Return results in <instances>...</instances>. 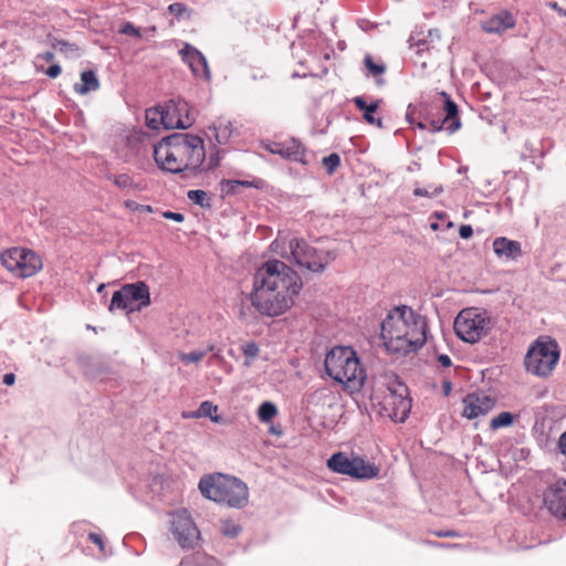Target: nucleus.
<instances>
[{"instance_id": "f704fd0d", "label": "nucleus", "mask_w": 566, "mask_h": 566, "mask_svg": "<svg viewBox=\"0 0 566 566\" xmlns=\"http://www.w3.org/2000/svg\"><path fill=\"white\" fill-rule=\"evenodd\" d=\"M111 179L119 189H132L135 187L134 180L126 174L113 176Z\"/></svg>"}, {"instance_id": "9b49d317", "label": "nucleus", "mask_w": 566, "mask_h": 566, "mask_svg": "<svg viewBox=\"0 0 566 566\" xmlns=\"http://www.w3.org/2000/svg\"><path fill=\"white\" fill-rule=\"evenodd\" d=\"M150 304V292L148 285L138 281L132 284H125L120 290L114 292L109 305V311L125 310L133 312Z\"/></svg>"}, {"instance_id": "c03bdc74", "label": "nucleus", "mask_w": 566, "mask_h": 566, "mask_svg": "<svg viewBox=\"0 0 566 566\" xmlns=\"http://www.w3.org/2000/svg\"><path fill=\"white\" fill-rule=\"evenodd\" d=\"M88 539H90L92 543L96 544V545L98 546V548H99V551H101V552H104V549H105V544H104V541H103V538H102V536H101V535H98V534H96V533H90V534H88Z\"/></svg>"}, {"instance_id": "37998d69", "label": "nucleus", "mask_w": 566, "mask_h": 566, "mask_svg": "<svg viewBox=\"0 0 566 566\" xmlns=\"http://www.w3.org/2000/svg\"><path fill=\"white\" fill-rule=\"evenodd\" d=\"M163 217L168 220H174L176 222H182L185 220V216L179 212L165 211L163 212Z\"/></svg>"}, {"instance_id": "4d7b16f0", "label": "nucleus", "mask_w": 566, "mask_h": 566, "mask_svg": "<svg viewBox=\"0 0 566 566\" xmlns=\"http://www.w3.org/2000/svg\"><path fill=\"white\" fill-rule=\"evenodd\" d=\"M139 211L153 212V207L149 205H139Z\"/></svg>"}, {"instance_id": "a19ab883", "label": "nucleus", "mask_w": 566, "mask_h": 566, "mask_svg": "<svg viewBox=\"0 0 566 566\" xmlns=\"http://www.w3.org/2000/svg\"><path fill=\"white\" fill-rule=\"evenodd\" d=\"M168 10L174 17L180 18L187 11V7L181 2H175L168 7Z\"/></svg>"}, {"instance_id": "72a5a7b5", "label": "nucleus", "mask_w": 566, "mask_h": 566, "mask_svg": "<svg viewBox=\"0 0 566 566\" xmlns=\"http://www.w3.org/2000/svg\"><path fill=\"white\" fill-rule=\"evenodd\" d=\"M378 101L369 104L367 112L364 113V119L370 125L381 127V119L375 116V113L378 108Z\"/></svg>"}, {"instance_id": "4468645a", "label": "nucleus", "mask_w": 566, "mask_h": 566, "mask_svg": "<svg viewBox=\"0 0 566 566\" xmlns=\"http://www.w3.org/2000/svg\"><path fill=\"white\" fill-rule=\"evenodd\" d=\"M544 504L558 518H566V481H556L544 492Z\"/></svg>"}, {"instance_id": "ea45409f", "label": "nucleus", "mask_w": 566, "mask_h": 566, "mask_svg": "<svg viewBox=\"0 0 566 566\" xmlns=\"http://www.w3.org/2000/svg\"><path fill=\"white\" fill-rule=\"evenodd\" d=\"M442 191V187H434L431 191L423 188H415L413 195L417 197H433Z\"/></svg>"}, {"instance_id": "8fccbe9b", "label": "nucleus", "mask_w": 566, "mask_h": 566, "mask_svg": "<svg viewBox=\"0 0 566 566\" xmlns=\"http://www.w3.org/2000/svg\"><path fill=\"white\" fill-rule=\"evenodd\" d=\"M438 537H457L458 533L455 531H439L433 533Z\"/></svg>"}, {"instance_id": "e433bc0d", "label": "nucleus", "mask_w": 566, "mask_h": 566, "mask_svg": "<svg viewBox=\"0 0 566 566\" xmlns=\"http://www.w3.org/2000/svg\"><path fill=\"white\" fill-rule=\"evenodd\" d=\"M242 353L247 358L253 359L259 356L260 348L256 343L249 342L242 346Z\"/></svg>"}, {"instance_id": "4be33fe9", "label": "nucleus", "mask_w": 566, "mask_h": 566, "mask_svg": "<svg viewBox=\"0 0 566 566\" xmlns=\"http://www.w3.org/2000/svg\"><path fill=\"white\" fill-rule=\"evenodd\" d=\"M209 129L212 133L211 138H214L219 145L228 144L233 134L232 123L224 118H218Z\"/></svg>"}, {"instance_id": "f8f14e48", "label": "nucleus", "mask_w": 566, "mask_h": 566, "mask_svg": "<svg viewBox=\"0 0 566 566\" xmlns=\"http://www.w3.org/2000/svg\"><path fill=\"white\" fill-rule=\"evenodd\" d=\"M170 531L182 548H193L200 539V532L186 510L172 515Z\"/></svg>"}, {"instance_id": "aec40b11", "label": "nucleus", "mask_w": 566, "mask_h": 566, "mask_svg": "<svg viewBox=\"0 0 566 566\" xmlns=\"http://www.w3.org/2000/svg\"><path fill=\"white\" fill-rule=\"evenodd\" d=\"M515 25V19L509 11H501L482 22L481 28L485 33L502 34Z\"/></svg>"}, {"instance_id": "dca6fc26", "label": "nucleus", "mask_w": 566, "mask_h": 566, "mask_svg": "<svg viewBox=\"0 0 566 566\" xmlns=\"http://www.w3.org/2000/svg\"><path fill=\"white\" fill-rule=\"evenodd\" d=\"M495 406V400L485 395L469 394L463 399L462 416L474 419L489 413Z\"/></svg>"}, {"instance_id": "bf43d9fd", "label": "nucleus", "mask_w": 566, "mask_h": 566, "mask_svg": "<svg viewBox=\"0 0 566 566\" xmlns=\"http://www.w3.org/2000/svg\"><path fill=\"white\" fill-rule=\"evenodd\" d=\"M103 289H104V284H101V285L98 286L97 291H98V292H102V291H103Z\"/></svg>"}, {"instance_id": "393cba45", "label": "nucleus", "mask_w": 566, "mask_h": 566, "mask_svg": "<svg viewBox=\"0 0 566 566\" xmlns=\"http://www.w3.org/2000/svg\"><path fill=\"white\" fill-rule=\"evenodd\" d=\"M146 125L151 129H159L164 127L165 117L163 114V106L149 108L145 114Z\"/></svg>"}, {"instance_id": "bb28decb", "label": "nucleus", "mask_w": 566, "mask_h": 566, "mask_svg": "<svg viewBox=\"0 0 566 566\" xmlns=\"http://www.w3.org/2000/svg\"><path fill=\"white\" fill-rule=\"evenodd\" d=\"M214 345H209L206 350H193L190 353H179L178 358L185 364L198 363L207 355L209 352L214 350Z\"/></svg>"}, {"instance_id": "cd10ccee", "label": "nucleus", "mask_w": 566, "mask_h": 566, "mask_svg": "<svg viewBox=\"0 0 566 566\" xmlns=\"http://www.w3.org/2000/svg\"><path fill=\"white\" fill-rule=\"evenodd\" d=\"M52 48L64 54L66 57L78 55V48L73 43H69L64 40L54 39L51 43Z\"/></svg>"}, {"instance_id": "a18cd8bd", "label": "nucleus", "mask_w": 566, "mask_h": 566, "mask_svg": "<svg viewBox=\"0 0 566 566\" xmlns=\"http://www.w3.org/2000/svg\"><path fill=\"white\" fill-rule=\"evenodd\" d=\"M354 104L359 111H363L364 113L367 112L369 104L366 102V99L361 96H357L354 98Z\"/></svg>"}, {"instance_id": "9d476101", "label": "nucleus", "mask_w": 566, "mask_h": 566, "mask_svg": "<svg viewBox=\"0 0 566 566\" xmlns=\"http://www.w3.org/2000/svg\"><path fill=\"white\" fill-rule=\"evenodd\" d=\"M327 468L333 472L349 475L354 479H374L379 474V469L360 457H348L343 452L333 454L327 460Z\"/></svg>"}, {"instance_id": "5701e85b", "label": "nucleus", "mask_w": 566, "mask_h": 566, "mask_svg": "<svg viewBox=\"0 0 566 566\" xmlns=\"http://www.w3.org/2000/svg\"><path fill=\"white\" fill-rule=\"evenodd\" d=\"M82 83H76L74 90L81 95L87 94L90 91L97 90L99 86L98 80L93 71H84L81 74Z\"/></svg>"}, {"instance_id": "ddd939ff", "label": "nucleus", "mask_w": 566, "mask_h": 566, "mask_svg": "<svg viewBox=\"0 0 566 566\" xmlns=\"http://www.w3.org/2000/svg\"><path fill=\"white\" fill-rule=\"evenodd\" d=\"M398 390L388 388V392L384 396L382 406L387 411L388 417L395 421H405L410 411V400L406 397L407 389L399 384Z\"/></svg>"}, {"instance_id": "7c9ffc66", "label": "nucleus", "mask_w": 566, "mask_h": 566, "mask_svg": "<svg viewBox=\"0 0 566 566\" xmlns=\"http://www.w3.org/2000/svg\"><path fill=\"white\" fill-rule=\"evenodd\" d=\"M364 63L369 74L373 76H379L386 70L384 64L375 62L370 55L365 56Z\"/></svg>"}, {"instance_id": "e2e57ef3", "label": "nucleus", "mask_w": 566, "mask_h": 566, "mask_svg": "<svg viewBox=\"0 0 566 566\" xmlns=\"http://www.w3.org/2000/svg\"><path fill=\"white\" fill-rule=\"evenodd\" d=\"M151 33L156 32V27L150 28Z\"/></svg>"}, {"instance_id": "680f3d73", "label": "nucleus", "mask_w": 566, "mask_h": 566, "mask_svg": "<svg viewBox=\"0 0 566 566\" xmlns=\"http://www.w3.org/2000/svg\"><path fill=\"white\" fill-rule=\"evenodd\" d=\"M432 545H434V546H443V544H441V543H432Z\"/></svg>"}, {"instance_id": "09e8293b", "label": "nucleus", "mask_w": 566, "mask_h": 566, "mask_svg": "<svg viewBox=\"0 0 566 566\" xmlns=\"http://www.w3.org/2000/svg\"><path fill=\"white\" fill-rule=\"evenodd\" d=\"M547 6L551 9H553L554 11H556L560 17H563V18L566 17V10L564 8H562L557 2L551 1V2H548Z\"/></svg>"}, {"instance_id": "c756f323", "label": "nucleus", "mask_w": 566, "mask_h": 566, "mask_svg": "<svg viewBox=\"0 0 566 566\" xmlns=\"http://www.w3.org/2000/svg\"><path fill=\"white\" fill-rule=\"evenodd\" d=\"M514 417L509 411H503L499 413L496 417L492 418L490 421V428L492 430H497L502 427H509L513 423Z\"/></svg>"}, {"instance_id": "a878e982", "label": "nucleus", "mask_w": 566, "mask_h": 566, "mask_svg": "<svg viewBox=\"0 0 566 566\" xmlns=\"http://www.w3.org/2000/svg\"><path fill=\"white\" fill-rule=\"evenodd\" d=\"M255 185L252 181H241V180H222L221 181V191L223 195L230 196L238 193L241 187H254Z\"/></svg>"}, {"instance_id": "4c0bfd02", "label": "nucleus", "mask_w": 566, "mask_h": 566, "mask_svg": "<svg viewBox=\"0 0 566 566\" xmlns=\"http://www.w3.org/2000/svg\"><path fill=\"white\" fill-rule=\"evenodd\" d=\"M202 558H206L207 560H209L211 563L214 562L213 557L202 556L200 554H193V555L182 558L179 566H193Z\"/></svg>"}, {"instance_id": "2f4dec72", "label": "nucleus", "mask_w": 566, "mask_h": 566, "mask_svg": "<svg viewBox=\"0 0 566 566\" xmlns=\"http://www.w3.org/2000/svg\"><path fill=\"white\" fill-rule=\"evenodd\" d=\"M187 197L192 202L199 205L200 207L209 206V198L206 191L203 190H189Z\"/></svg>"}, {"instance_id": "864d4df0", "label": "nucleus", "mask_w": 566, "mask_h": 566, "mask_svg": "<svg viewBox=\"0 0 566 566\" xmlns=\"http://www.w3.org/2000/svg\"><path fill=\"white\" fill-rule=\"evenodd\" d=\"M438 361L443 367H450L451 366V358L448 355H440L438 357Z\"/></svg>"}, {"instance_id": "58836bf2", "label": "nucleus", "mask_w": 566, "mask_h": 566, "mask_svg": "<svg viewBox=\"0 0 566 566\" xmlns=\"http://www.w3.org/2000/svg\"><path fill=\"white\" fill-rule=\"evenodd\" d=\"M249 76L252 81L262 82L268 80L266 72L259 66H252L249 72Z\"/></svg>"}, {"instance_id": "49530a36", "label": "nucleus", "mask_w": 566, "mask_h": 566, "mask_svg": "<svg viewBox=\"0 0 566 566\" xmlns=\"http://www.w3.org/2000/svg\"><path fill=\"white\" fill-rule=\"evenodd\" d=\"M459 234L462 239H470L473 234V230H472L471 226L463 224L459 229Z\"/></svg>"}, {"instance_id": "f257e3e1", "label": "nucleus", "mask_w": 566, "mask_h": 566, "mask_svg": "<svg viewBox=\"0 0 566 566\" xmlns=\"http://www.w3.org/2000/svg\"><path fill=\"white\" fill-rule=\"evenodd\" d=\"M302 287L296 271L283 261L269 260L256 270L249 298L260 315L276 317L294 305Z\"/></svg>"}, {"instance_id": "f3484780", "label": "nucleus", "mask_w": 566, "mask_h": 566, "mask_svg": "<svg viewBox=\"0 0 566 566\" xmlns=\"http://www.w3.org/2000/svg\"><path fill=\"white\" fill-rule=\"evenodd\" d=\"M440 95L444 98L443 111L446 115L442 120H431V129L433 132H439L443 126H446L450 133H453L461 126L458 105L450 98L447 93L441 92Z\"/></svg>"}, {"instance_id": "f03ea898", "label": "nucleus", "mask_w": 566, "mask_h": 566, "mask_svg": "<svg viewBox=\"0 0 566 566\" xmlns=\"http://www.w3.org/2000/svg\"><path fill=\"white\" fill-rule=\"evenodd\" d=\"M381 337L391 353L406 355L416 352L427 340L426 318L409 306H397L382 322Z\"/></svg>"}, {"instance_id": "7ed1b4c3", "label": "nucleus", "mask_w": 566, "mask_h": 566, "mask_svg": "<svg viewBox=\"0 0 566 566\" xmlns=\"http://www.w3.org/2000/svg\"><path fill=\"white\" fill-rule=\"evenodd\" d=\"M205 157L202 138L192 134L175 133L154 146L158 167L172 174L197 171Z\"/></svg>"}, {"instance_id": "412c9836", "label": "nucleus", "mask_w": 566, "mask_h": 566, "mask_svg": "<svg viewBox=\"0 0 566 566\" xmlns=\"http://www.w3.org/2000/svg\"><path fill=\"white\" fill-rule=\"evenodd\" d=\"M493 251L500 259L516 260L522 255L521 243L505 237H499L493 241Z\"/></svg>"}, {"instance_id": "3c124183", "label": "nucleus", "mask_w": 566, "mask_h": 566, "mask_svg": "<svg viewBox=\"0 0 566 566\" xmlns=\"http://www.w3.org/2000/svg\"><path fill=\"white\" fill-rule=\"evenodd\" d=\"M124 207L132 211H139V203L134 200H125Z\"/></svg>"}, {"instance_id": "5fc2aeb1", "label": "nucleus", "mask_w": 566, "mask_h": 566, "mask_svg": "<svg viewBox=\"0 0 566 566\" xmlns=\"http://www.w3.org/2000/svg\"><path fill=\"white\" fill-rule=\"evenodd\" d=\"M15 381V375L12 373L6 374L3 376V382L8 386H12Z\"/></svg>"}, {"instance_id": "473e14b6", "label": "nucleus", "mask_w": 566, "mask_h": 566, "mask_svg": "<svg viewBox=\"0 0 566 566\" xmlns=\"http://www.w3.org/2000/svg\"><path fill=\"white\" fill-rule=\"evenodd\" d=\"M323 166L326 171L332 175L340 166V157L338 154L333 153L323 158Z\"/></svg>"}, {"instance_id": "6ab92c4d", "label": "nucleus", "mask_w": 566, "mask_h": 566, "mask_svg": "<svg viewBox=\"0 0 566 566\" xmlns=\"http://www.w3.org/2000/svg\"><path fill=\"white\" fill-rule=\"evenodd\" d=\"M180 53L182 54L184 61L189 65L195 76L202 77L205 80L210 78V71L207 60L200 51L189 44H186Z\"/></svg>"}, {"instance_id": "2eb2a0df", "label": "nucleus", "mask_w": 566, "mask_h": 566, "mask_svg": "<svg viewBox=\"0 0 566 566\" xmlns=\"http://www.w3.org/2000/svg\"><path fill=\"white\" fill-rule=\"evenodd\" d=\"M264 148L271 154L280 155L284 159L304 163L305 149L295 138H287L282 142H268Z\"/></svg>"}, {"instance_id": "603ef678", "label": "nucleus", "mask_w": 566, "mask_h": 566, "mask_svg": "<svg viewBox=\"0 0 566 566\" xmlns=\"http://www.w3.org/2000/svg\"><path fill=\"white\" fill-rule=\"evenodd\" d=\"M558 448L560 452L566 457V431L560 436L558 440Z\"/></svg>"}, {"instance_id": "423d86ee", "label": "nucleus", "mask_w": 566, "mask_h": 566, "mask_svg": "<svg viewBox=\"0 0 566 566\" xmlns=\"http://www.w3.org/2000/svg\"><path fill=\"white\" fill-rule=\"evenodd\" d=\"M560 349L555 339L541 336L534 340L524 357L525 370L538 378H548L556 368Z\"/></svg>"}, {"instance_id": "1a4fd4ad", "label": "nucleus", "mask_w": 566, "mask_h": 566, "mask_svg": "<svg viewBox=\"0 0 566 566\" xmlns=\"http://www.w3.org/2000/svg\"><path fill=\"white\" fill-rule=\"evenodd\" d=\"M291 260L311 272H323L332 260L326 251H317L303 239H292L289 242Z\"/></svg>"}, {"instance_id": "79ce46f5", "label": "nucleus", "mask_w": 566, "mask_h": 566, "mask_svg": "<svg viewBox=\"0 0 566 566\" xmlns=\"http://www.w3.org/2000/svg\"><path fill=\"white\" fill-rule=\"evenodd\" d=\"M222 534L229 537H235L240 533V527L235 524L224 523L222 526Z\"/></svg>"}, {"instance_id": "13d9d810", "label": "nucleus", "mask_w": 566, "mask_h": 566, "mask_svg": "<svg viewBox=\"0 0 566 566\" xmlns=\"http://www.w3.org/2000/svg\"><path fill=\"white\" fill-rule=\"evenodd\" d=\"M420 45H421V44H420V43H418V53H421V52H423V51H424V48H421ZM426 50H427V51H429V48H426Z\"/></svg>"}, {"instance_id": "de8ad7c7", "label": "nucleus", "mask_w": 566, "mask_h": 566, "mask_svg": "<svg viewBox=\"0 0 566 566\" xmlns=\"http://www.w3.org/2000/svg\"><path fill=\"white\" fill-rule=\"evenodd\" d=\"M61 72H62L61 66L57 64H53L48 67L45 73L49 77L55 78L61 74Z\"/></svg>"}, {"instance_id": "a211bd4d", "label": "nucleus", "mask_w": 566, "mask_h": 566, "mask_svg": "<svg viewBox=\"0 0 566 566\" xmlns=\"http://www.w3.org/2000/svg\"><path fill=\"white\" fill-rule=\"evenodd\" d=\"M181 112H188L187 103H169L163 106V114L165 117L164 128L166 129H175V128H187L191 126L192 119L189 115L182 117L180 115Z\"/></svg>"}, {"instance_id": "052dcab7", "label": "nucleus", "mask_w": 566, "mask_h": 566, "mask_svg": "<svg viewBox=\"0 0 566 566\" xmlns=\"http://www.w3.org/2000/svg\"><path fill=\"white\" fill-rule=\"evenodd\" d=\"M418 126H419L420 128H424V127H426V125H424L423 123H419V124H418Z\"/></svg>"}, {"instance_id": "c85d7f7f", "label": "nucleus", "mask_w": 566, "mask_h": 566, "mask_svg": "<svg viewBox=\"0 0 566 566\" xmlns=\"http://www.w3.org/2000/svg\"><path fill=\"white\" fill-rule=\"evenodd\" d=\"M277 415V408L270 401L261 403L258 410V417L262 422H270Z\"/></svg>"}, {"instance_id": "6e6d98bb", "label": "nucleus", "mask_w": 566, "mask_h": 566, "mask_svg": "<svg viewBox=\"0 0 566 566\" xmlns=\"http://www.w3.org/2000/svg\"><path fill=\"white\" fill-rule=\"evenodd\" d=\"M41 57L45 61V62H52L54 60V53L53 52H44Z\"/></svg>"}, {"instance_id": "6e6552de", "label": "nucleus", "mask_w": 566, "mask_h": 566, "mask_svg": "<svg viewBox=\"0 0 566 566\" xmlns=\"http://www.w3.org/2000/svg\"><path fill=\"white\" fill-rule=\"evenodd\" d=\"M1 264L15 277L35 275L43 266L41 256L27 248H11L0 255Z\"/></svg>"}, {"instance_id": "0eeeda50", "label": "nucleus", "mask_w": 566, "mask_h": 566, "mask_svg": "<svg viewBox=\"0 0 566 566\" xmlns=\"http://www.w3.org/2000/svg\"><path fill=\"white\" fill-rule=\"evenodd\" d=\"M493 322L486 311L478 307L460 311L453 324L457 336L469 344L481 340L491 332Z\"/></svg>"}, {"instance_id": "20e7f679", "label": "nucleus", "mask_w": 566, "mask_h": 566, "mask_svg": "<svg viewBox=\"0 0 566 566\" xmlns=\"http://www.w3.org/2000/svg\"><path fill=\"white\" fill-rule=\"evenodd\" d=\"M324 365L327 375L348 389L358 390L363 387L366 371L352 347L332 348L325 357Z\"/></svg>"}, {"instance_id": "b1692460", "label": "nucleus", "mask_w": 566, "mask_h": 566, "mask_svg": "<svg viewBox=\"0 0 566 566\" xmlns=\"http://www.w3.org/2000/svg\"><path fill=\"white\" fill-rule=\"evenodd\" d=\"M218 412V406L212 403L211 401H203L200 403L198 410L195 413V417L201 418V417H208L211 419L214 423H221L222 418L217 415Z\"/></svg>"}, {"instance_id": "c9c22d12", "label": "nucleus", "mask_w": 566, "mask_h": 566, "mask_svg": "<svg viewBox=\"0 0 566 566\" xmlns=\"http://www.w3.org/2000/svg\"><path fill=\"white\" fill-rule=\"evenodd\" d=\"M118 32L120 34H124V35H130V36H134V38H137V39H140L142 38V32H140V29L139 28H136L132 22L129 21H126L124 22Z\"/></svg>"}, {"instance_id": "39448f33", "label": "nucleus", "mask_w": 566, "mask_h": 566, "mask_svg": "<svg viewBox=\"0 0 566 566\" xmlns=\"http://www.w3.org/2000/svg\"><path fill=\"white\" fill-rule=\"evenodd\" d=\"M201 494L214 502L232 507H241L248 502V488L238 480L224 474L203 476L199 482Z\"/></svg>"}]
</instances>
